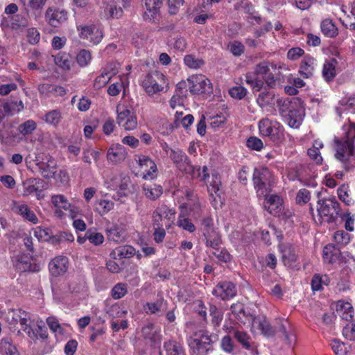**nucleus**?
Instances as JSON below:
<instances>
[{"instance_id":"nucleus-1","label":"nucleus","mask_w":355,"mask_h":355,"mask_svg":"<svg viewBox=\"0 0 355 355\" xmlns=\"http://www.w3.org/2000/svg\"><path fill=\"white\" fill-rule=\"evenodd\" d=\"M178 202L180 203V207L182 211L179 215L177 225L190 233H193L196 231V227L191 221L183 214V209L189 211L190 214L193 218H197L203 211L202 204L199 198L191 191H189L186 193V201L182 202L178 200Z\"/></svg>"},{"instance_id":"nucleus-2","label":"nucleus","mask_w":355,"mask_h":355,"mask_svg":"<svg viewBox=\"0 0 355 355\" xmlns=\"http://www.w3.org/2000/svg\"><path fill=\"white\" fill-rule=\"evenodd\" d=\"M276 69L277 66L272 63L263 62L257 64L253 73H248L245 76L247 84L251 86L254 92H259L263 85V80L272 87L275 85V80L270 71V67Z\"/></svg>"},{"instance_id":"nucleus-3","label":"nucleus","mask_w":355,"mask_h":355,"mask_svg":"<svg viewBox=\"0 0 355 355\" xmlns=\"http://www.w3.org/2000/svg\"><path fill=\"white\" fill-rule=\"evenodd\" d=\"M275 105L290 127L297 128L300 125L303 113L297 101H291L288 98H277Z\"/></svg>"},{"instance_id":"nucleus-4","label":"nucleus","mask_w":355,"mask_h":355,"mask_svg":"<svg viewBox=\"0 0 355 355\" xmlns=\"http://www.w3.org/2000/svg\"><path fill=\"white\" fill-rule=\"evenodd\" d=\"M343 130L345 132V137L342 141L336 140L335 157L346 164L352 156H355V146H352L355 138V122H351L349 119V124L343 126Z\"/></svg>"},{"instance_id":"nucleus-5","label":"nucleus","mask_w":355,"mask_h":355,"mask_svg":"<svg viewBox=\"0 0 355 355\" xmlns=\"http://www.w3.org/2000/svg\"><path fill=\"white\" fill-rule=\"evenodd\" d=\"M325 189L317 192L318 198L317 211L323 222L328 223L335 222L340 213V206L335 198H326Z\"/></svg>"},{"instance_id":"nucleus-6","label":"nucleus","mask_w":355,"mask_h":355,"mask_svg":"<svg viewBox=\"0 0 355 355\" xmlns=\"http://www.w3.org/2000/svg\"><path fill=\"white\" fill-rule=\"evenodd\" d=\"M258 128L261 137H266L274 143L278 144L284 139V128L275 120L263 118L259 121Z\"/></svg>"},{"instance_id":"nucleus-7","label":"nucleus","mask_w":355,"mask_h":355,"mask_svg":"<svg viewBox=\"0 0 355 355\" xmlns=\"http://www.w3.org/2000/svg\"><path fill=\"white\" fill-rule=\"evenodd\" d=\"M253 182L257 196H266L274 183V178L266 167L255 168L253 174Z\"/></svg>"},{"instance_id":"nucleus-8","label":"nucleus","mask_w":355,"mask_h":355,"mask_svg":"<svg viewBox=\"0 0 355 355\" xmlns=\"http://www.w3.org/2000/svg\"><path fill=\"white\" fill-rule=\"evenodd\" d=\"M201 229L206 239L207 245L214 249L221 243L220 236L218 227L215 225L214 218L209 215L203 216L201 220Z\"/></svg>"},{"instance_id":"nucleus-9","label":"nucleus","mask_w":355,"mask_h":355,"mask_svg":"<svg viewBox=\"0 0 355 355\" xmlns=\"http://www.w3.org/2000/svg\"><path fill=\"white\" fill-rule=\"evenodd\" d=\"M166 77L160 71H153L144 77L141 87L148 96H153L164 89Z\"/></svg>"},{"instance_id":"nucleus-10","label":"nucleus","mask_w":355,"mask_h":355,"mask_svg":"<svg viewBox=\"0 0 355 355\" xmlns=\"http://www.w3.org/2000/svg\"><path fill=\"white\" fill-rule=\"evenodd\" d=\"M116 121L125 130H133L137 126V117L134 110L127 105L119 104L116 107Z\"/></svg>"},{"instance_id":"nucleus-11","label":"nucleus","mask_w":355,"mask_h":355,"mask_svg":"<svg viewBox=\"0 0 355 355\" xmlns=\"http://www.w3.org/2000/svg\"><path fill=\"white\" fill-rule=\"evenodd\" d=\"M189 347L196 355H205L209 349L211 339L207 332L199 330L188 340Z\"/></svg>"},{"instance_id":"nucleus-12","label":"nucleus","mask_w":355,"mask_h":355,"mask_svg":"<svg viewBox=\"0 0 355 355\" xmlns=\"http://www.w3.org/2000/svg\"><path fill=\"white\" fill-rule=\"evenodd\" d=\"M138 167L136 175L145 180H153L157 177V164L150 157L139 155L137 159Z\"/></svg>"},{"instance_id":"nucleus-13","label":"nucleus","mask_w":355,"mask_h":355,"mask_svg":"<svg viewBox=\"0 0 355 355\" xmlns=\"http://www.w3.org/2000/svg\"><path fill=\"white\" fill-rule=\"evenodd\" d=\"M246 320L247 323L245 324L250 327L252 332L260 334L267 337L274 335V329L264 318L254 317L250 314Z\"/></svg>"},{"instance_id":"nucleus-14","label":"nucleus","mask_w":355,"mask_h":355,"mask_svg":"<svg viewBox=\"0 0 355 355\" xmlns=\"http://www.w3.org/2000/svg\"><path fill=\"white\" fill-rule=\"evenodd\" d=\"M79 37L93 44H98L103 37L101 28L96 25H80L77 26Z\"/></svg>"},{"instance_id":"nucleus-15","label":"nucleus","mask_w":355,"mask_h":355,"mask_svg":"<svg viewBox=\"0 0 355 355\" xmlns=\"http://www.w3.org/2000/svg\"><path fill=\"white\" fill-rule=\"evenodd\" d=\"M187 83L192 94H200L211 92V81L202 74L191 76L188 78Z\"/></svg>"},{"instance_id":"nucleus-16","label":"nucleus","mask_w":355,"mask_h":355,"mask_svg":"<svg viewBox=\"0 0 355 355\" xmlns=\"http://www.w3.org/2000/svg\"><path fill=\"white\" fill-rule=\"evenodd\" d=\"M36 164L42 176L50 179L55 175L57 169V161L51 155H45L42 158L36 157Z\"/></svg>"},{"instance_id":"nucleus-17","label":"nucleus","mask_w":355,"mask_h":355,"mask_svg":"<svg viewBox=\"0 0 355 355\" xmlns=\"http://www.w3.org/2000/svg\"><path fill=\"white\" fill-rule=\"evenodd\" d=\"M277 98L272 92H262L258 95L257 103L263 112L268 114L276 115L275 103Z\"/></svg>"},{"instance_id":"nucleus-18","label":"nucleus","mask_w":355,"mask_h":355,"mask_svg":"<svg viewBox=\"0 0 355 355\" xmlns=\"http://www.w3.org/2000/svg\"><path fill=\"white\" fill-rule=\"evenodd\" d=\"M119 67V63L112 62L103 68L101 74L98 76L94 80V88L99 89L105 86L106 84L111 80V78L118 73Z\"/></svg>"},{"instance_id":"nucleus-19","label":"nucleus","mask_w":355,"mask_h":355,"mask_svg":"<svg viewBox=\"0 0 355 355\" xmlns=\"http://www.w3.org/2000/svg\"><path fill=\"white\" fill-rule=\"evenodd\" d=\"M169 157L177 168L184 173L192 171V164L187 155L180 148H175L171 150Z\"/></svg>"},{"instance_id":"nucleus-20","label":"nucleus","mask_w":355,"mask_h":355,"mask_svg":"<svg viewBox=\"0 0 355 355\" xmlns=\"http://www.w3.org/2000/svg\"><path fill=\"white\" fill-rule=\"evenodd\" d=\"M6 318L10 324L19 323L21 329L24 331L28 329V324L31 320V314L21 309L9 310Z\"/></svg>"},{"instance_id":"nucleus-21","label":"nucleus","mask_w":355,"mask_h":355,"mask_svg":"<svg viewBox=\"0 0 355 355\" xmlns=\"http://www.w3.org/2000/svg\"><path fill=\"white\" fill-rule=\"evenodd\" d=\"M46 324L57 340H62L69 334V325L60 323L54 316L48 317Z\"/></svg>"},{"instance_id":"nucleus-22","label":"nucleus","mask_w":355,"mask_h":355,"mask_svg":"<svg viewBox=\"0 0 355 355\" xmlns=\"http://www.w3.org/2000/svg\"><path fill=\"white\" fill-rule=\"evenodd\" d=\"M28 336L34 339L44 340L48 337L47 329L44 322L37 318V320H31V322L28 324V329L25 331Z\"/></svg>"},{"instance_id":"nucleus-23","label":"nucleus","mask_w":355,"mask_h":355,"mask_svg":"<svg viewBox=\"0 0 355 355\" xmlns=\"http://www.w3.org/2000/svg\"><path fill=\"white\" fill-rule=\"evenodd\" d=\"M260 197L261 196H259ZM265 197L264 207L271 214L280 216L284 209L283 199L278 195L266 193Z\"/></svg>"},{"instance_id":"nucleus-24","label":"nucleus","mask_w":355,"mask_h":355,"mask_svg":"<svg viewBox=\"0 0 355 355\" xmlns=\"http://www.w3.org/2000/svg\"><path fill=\"white\" fill-rule=\"evenodd\" d=\"M67 12L64 10L49 8L45 12L46 22L53 27H58L67 21Z\"/></svg>"},{"instance_id":"nucleus-25","label":"nucleus","mask_w":355,"mask_h":355,"mask_svg":"<svg viewBox=\"0 0 355 355\" xmlns=\"http://www.w3.org/2000/svg\"><path fill=\"white\" fill-rule=\"evenodd\" d=\"M104 312L111 319V321L123 318L128 314V309L124 304L115 302H105Z\"/></svg>"},{"instance_id":"nucleus-26","label":"nucleus","mask_w":355,"mask_h":355,"mask_svg":"<svg viewBox=\"0 0 355 355\" xmlns=\"http://www.w3.org/2000/svg\"><path fill=\"white\" fill-rule=\"evenodd\" d=\"M51 202L55 209L54 214L58 218H62L64 216V211L70 209L71 203L62 194L53 195Z\"/></svg>"},{"instance_id":"nucleus-27","label":"nucleus","mask_w":355,"mask_h":355,"mask_svg":"<svg viewBox=\"0 0 355 355\" xmlns=\"http://www.w3.org/2000/svg\"><path fill=\"white\" fill-rule=\"evenodd\" d=\"M175 215V209L169 208L165 205H161L153 211V224L160 225L162 219H166L168 222L173 221Z\"/></svg>"},{"instance_id":"nucleus-28","label":"nucleus","mask_w":355,"mask_h":355,"mask_svg":"<svg viewBox=\"0 0 355 355\" xmlns=\"http://www.w3.org/2000/svg\"><path fill=\"white\" fill-rule=\"evenodd\" d=\"M212 293L222 300H227L235 296L236 291L235 286L232 282H223L214 288Z\"/></svg>"},{"instance_id":"nucleus-29","label":"nucleus","mask_w":355,"mask_h":355,"mask_svg":"<svg viewBox=\"0 0 355 355\" xmlns=\"http://www.w3.org/2000/svg\"><path fill=\"white\" fill-rule=\"evenodd\" d=\"M51 274L55 277L63 275L68 268V259L64 256H58L49 264Z\"/></svg>"},{"instance_id":"nucleus-30","label":"nucleus","mask_w":355,"mask_h":355,"mask_svg":"<svg viewBox=\"0 0 355 355\" xmlns=\"http://www.w3.org/2000/svg\"><path fill=\"white\" fill-rule=\"evenodd\" d=\"M112 183H107V188L112 190H119L121 195H127V192L129 191L130 185V179L128 176L120 175L115 176L112 180Z\"/></svg>"},{"instance_id":"nucleus-31","label":"nucleus","mask_w":355,"mask_h":355,"mask_svg":"<svg viewBox=\"0 0 355 355\" xmlns=\"http://www.w3.org/2000/svg\"><path fill=\"white\" fill-rule=\"evenodd\" d=\"M125 148L119 144H112L108 149L107 158L112 164H118L123 161L126 157Z\"/></svg>"},{"instance_id":"nucleus-32","label":"nucleus","mask_w":355,"mask_h":355,"mask_svg":"<svg viewBox=\"0 0 355 355\" xmlns=\"http://www.w3.org/2000/svg\"><path fill=\"white\" fill-rule=\"evenodd\" d=\"M13 211L21 216L24 220L29 221L33 224L38 223V218L34 211L26 204L15 202L12 208Z\"/></svg>"},{"instance_id":"nucleus-33","label":"nucleus","mask_w":355,"mask_h":355,"mask_svg":"<svg viewBox=\"0 0 355 355\" xmlns=\"http://www.w3.org/2000/svg\"><path fill=\"white\" fill-rule=\"evenodd\" d=\"M336 313L342 320L350 321L354 317V309L352 304L344 300H339L336 304Z\"/></svg>"},{"instance_id":"nucleus-34","label":"nucleus","mask_w":355,"mask_h":355,"mask_svg":"<svg viewBox=\"0 0 355 355\" xmlns=\"http://www.w3.org/2000/svg\"><path fill=\"white\" fill-rule=\"evenodd\" d=\"M144 3L146 8L144 15V19L149 21L155 19L159 14L162 0H144Z\"/></svg>"},{"instance_id":"nucleus-35","label":"nucleus","mask_w":355,"mask_h":355,"mask_svg":"<svg viewBox=\"0 0 355 355\" xmlns=\"http://www.w3.org/2000/svg\"><path fill=\"white\" fill-rule=\"evenodd\" d=\"M279 249L282 254V261L286 266H291L297 259L295 248L290 243H280Z\"/></svg>"},{"instance_id":"nucleus-36","label":"nucleus","mask_w":355,"mask_h":355,"mask_svg":"<svg viewBox=\"0 0 355 355\" xmlns=\"http://www.w3.org/2000/svg\"><path fill=\"white\" fill-rule=\"evenodd\" d=\"M143 191L144 196L149 200H155L159 198L163 193L162 187L156 184H147L143 185Z\"/></svg>"},{"instance_id":"nucleus-37","label":"nucleus","mask_w":355,"mask_h":355,"mask_svg":"<svg viewBox=\"0 0 355 355\" xmlns=\"http://www.w3.org/2000/svg\"><path fill=\"white\" fill-rule=\"evenodd\" d=\"M42 120L49 125L56 128L62 120V112L59 110H52L47 112Z\"/></svg>"},{"instance_id":"nucleus-38","label":"nucleus","mask_w":355,"mask_h":355,"mask_svg":"<svg viewBox=\"0 0 355 355\" xmlns=\"http://www.w3.org/2000/svg\"><path fill=\"white\" fill-rule=\"evenodd\" d=\"M337 61L335 59L326 60L323 65L322 76L327 81L332 80L336 75Z\"/></svg>"},{"instance_id":"nucleus-39","label":"nucleus","mask_w":355,"mask_h":355,"mask_svg":"<svg viewBox=\"0 0 355 355\" xmlns=\"http://www.w3.org/2000/svg\"><path fill=\"white\" fill-rule=\"evenodd\" d=\"M315 60L309 55H305L303 58L302 64L300 68V73L304 78H309L313 75L314 71Z\"/></svg>"},{"instance_id":"nucleus-40","label":"nucleus","mask_w":355,"mask_h":355,"mask_svg":"<svg viewBox=\"0 0 355 355\" xmlns=\"http://www.w3.org/2000/svg\"><path fill=\"white\" fill-rule=\"evenodd\" d=\"M69 292L77 296L78 299H84L87 295V288L85 282H72L69 284Z\"/></svg>"},{"instance_id":"nucleus-41","label":"nucleus","mask_w":355,"mask_h":355,"mask_svg":"<svg viewBox=\"0 0 355 355\" xmlns=\"http://www.w3.org/2000/svg\"><path fill=\"white\" fill-rule=\"evenodd\" d=\"M324 146L323 143L320 139H315L313 141L312 147L307 150V154L311 159L314 161L316 164H321L322 157L320 155V150Z\"/></svg>"},{"instance_id":"nucleus-42","label":"nucleus","mask_w":355,"mask_h":355,"mask_svg":"<svg viewBox=\"0 0 355 355\" xmlns=\"http://www.w3.org/2000/svg\"><path fill=\"white\" fill-rule=\"evenodd\" d=\"M119 81L112 83L107 89V94L110 96H115L118 95L122 89L128 85L127 75L123 73L119 76Z\"/></svg>"},{"instance_id":"nucleus-43","label":"nucleus","mask_w":355,"mask_h":355,"mask_svg":"<svg viewBox=\"0 0 355 355\" xmlns=\"http://www.w3.org/2000/svg\"><path fill=\"white\" fill-rule=\"evenodd\" d=\"M337 113L341 116L344 111L355 114V95L343 98L340 101V106L336 109Z\"/></svg>"},{"instance_id":"nucleus-44","label":"nucleus","mask_w":355,"mask_h":355,"mask_svg":"<svg viewBox=\"0 0 355 355\" xmlns=\"http://www.w3.org/2000/svg\"><path fill=\"white\" fill-rule=\"evenodd\" d=\"M0 354L1 355H20L16 346L8 338H3L1 340Z\"/></svg>"},{"instance_id":"nucleus-45","label":"nucleus","mask_w":355,"mask_h":355,"mask_svg":"<svg viewBox=\"0 0 355 355\" xmlns=\"http://www.w3.org/2000/svg\"><path fill=\"white\" fill-rule=\"evenodd\" d=\"M13 261L15 267L19 272L33 270L31 264V258L28 255H18Z\"/></svg>"},{"instance_id":"nucleus-46","label":"nucleus","mask_w":355,"mask_h":355,"mask_svg":"<svg viewBox=\"0 0 355 355\" xmlns=\"http://www.w3.org/2000/svg\"><path fill=\"white\" fill-rule=\"evenodd\" d=\"M27 24V19L26 17L17 15L14 17L4 18L1 22L3 27L10 26L12 28H16L20 26H25Z\"/></svg>"},{"instance_id":"nucleus-47","label":"nucleus","mask_w":355,"mask_h":355,"mask_svg":"<svg viewBox=\"0 0 355 355\" xmlns=\"http://www.w3.org/2000/svg\"><path fill=\"white\" fill-rule=\"evenodd\" d=\"M114 203L110 200L100 199L94 205V210L101 216L107 214L114 209Z\"/></svg>"},{"instance_id":"nucleus-48","label":"nucleus","mask_w":355,"mask_h":355,"mask_svg":"<svg viewBox=\"0 0 355 355\" xmlns=\"http://www.w3.org/2000/svg\"><path fill=\"white\" fill-rule=\"evenodd\" d=\"M135 254V249L130 245H123L116 248L111 253L112 259L130 257Z\"/></svg>"},{"instance_id":"nucleus-49","label":"nucleus","mask_w":355,"mask_h":355,"mask_svg":"<svg viewBox=\"0 0 355 355\" xmlns=\"http://www.w3.org/2000/svg\"><path fill=\"white\" fill-rule=\"evenodd\" d=\"M192 171L186 172L185 173L190 175L193 179H197L201 182H207V180L209 178V175L207 172V167L206 166L200 168L192 165Z\"/></svg>"},{"instance_id":"nucleus-50","label":"nucleus","mask_w":355,"mask_h":355,"mask_svg":"<svg viewBox=\"0 0 355 355\" xmlns=\"http://www.w3.org/2000/svg\"><path fill=\"white\" fill-rule=\"evenodd\" d=\"M320 28L323 34L328 37H334L338 35V28L329 19L322 21Z\"/></svg>"},{"instance_id":"nucleus-51","label":"nucleus","mask_w":355,"mask_h":355,"mask_svg":"<svg viewBox=\"0 0 355 355\" xmlns=\"http://www.w3.org/2000/svg\"><path fill=\"white\" fill-rule=\"evenodd\" d=\"M232 314L243 324L247 323V318L250 313H247L244 310V306L241 303H236L231 306Z\"/></svg>"},{"instance_id":"nucleus-52","label":"nucleus","mask_w":355,"mask_h":355,"mask_svg":"<svg viewBox=\"0 0 355 355\" xmlns=\"http://www.w3.org/2000/svg\"><path fill=\"white\" fill-rule=\"evenodd\" d=\"M87 238L89 243L95 246L102 245L105 241L103 234L92 228L87 230Z\"/></svg>"},{"instance_id":"nucleus-53","label":"nucleus","mask_w":355,"mask_h":355,"mask_svg":"<svg viewBox=\"0 0 355 355\" xmlns=\"http://www.w3.org/2000/svg\"><path fill=\"white\" fill-rule=\"evenodd\" d=\"M3 112L8 115H13L24 109L21 101L6 102L2 105Z\"/></svg>"},{"instance_id":"nucleus-54","label":"nucleus","mask_w":355,"mask_h":355,"mask_svg":"<svg viewBox=\"0 0 355 355\" xmlns=\"http://www.w3.org/2000/svg\"><path fill=\"white\" fill-rule=\"evenodd\" d=\"M164 349L167 355H184L180 343L175 340H168L164 343Z\"/></svg>"},{"instance_id":"nucleus-55","label":"nucleus","mask_w":355,"mask_h":355,"mask_svg":"<svg viewBox=\"0 0 355 355\" xmlns=\"http://www.w3.org/2000/svg\"><path fill=\"white\" fill-rule=\"evenodd\" d=\"M220 177L217 173H211V182L207 185V190L209 194L213 196L216 194L217 196H220L218 193L220 187Z\"/></svg>"},{"instance_id":"nucleus-56","label":"nucleus","mask_w":355,"mask_h":355,"mask_svg":"<svg viewBox=\"0 0 355 355\" xmlns=\"http://www.w3.org/2000/svg\"><path fill=\"white\" fill-rule=\"evenodd\" d=\"M54 62L56 65L63 69H69L71 66L69 55L66 53L60 52L55 55Z\"/></svg>"},{"instance_id":"nucleus-57","label":"nucleus","mask_w":355,"mask_h":355,"mask_svg":"<svg viewBox=\"0 0 355 355\" xmlns=\"http://www.w3.org/2000/svg\"><path fill=\"white\" fill-rule=\"evenodd\" d=\"M33 234L40 241H48L51 238L52 232L49 228L39 226L33 229Z\"/></svg>"},{"instance_id":"nucleus-58","label":"nucleus","mask_w":355,"mask_h":355,"mask_svg":"<svg viewBox=\"0 0 355 355\" xmlns=\"http://www.w3.org/2000/svg\"><path fill=\"white\" fill-rule=\"evenodd\" d=\"M92 60V54L89 50L82 49L76 55V61L81 67H87Z\"/></svg>"},{"instance_id":"nucleus-59","label":"nucleus","mask_w":355,"mask_h":355,"mask_svg":"<svg viewBox=\"0 0 355 355\" xmlns=\"http://www.w3.org/2000/svg\"><path fill=\"white\" fill-rule=\"evenodd\" d=\"M163 302L162 298L157 299L155 302H147L144 306V310L148 314H155L162 309Z\"/></svg>"},{"instance_id":"nucleus-60","label":"nucleus","mask_w":355,"mask_h":355,"mask_svg":"<svg viewBox=\"0 0 355 355\" xmlns=\"http://www.w3.org/2000/svg\"><path fill=\"white\" fill-rule=\"evenodd\" d=\"M339 199L347 205L353 204L354 201L349 194V187L346 184L340 186L337 191Z\"/></svg>"},{"instance_id":"nucleus-61","label":"nucleus","mask_w":355,"mask_h":355,"mask_svg":"<svg viewBox=\"0 0 355 355\" xmlns=\"http://www.w3.org/2000/svg\"><path fill=\"white\" fill-rule=\"evenodd\" d=\"M128 292L127 285L123 283L116 284L111 291V295L115 300L124 297Z\"/></svg>"},{"instance_id":"nucleus-62","label":"nucleus","mask_w":355,"mask_h":355,"mask_svg":"<svg viewBox=\"0 0 355 355\" xmlns=\"http://www.w3.org/2000/svg\"><path fill=\"white\" fill-rule=\"evenodd\" d=\"M334 239L337 245H346L350 241V235L344 230H338L334 233Z\"/></svg>"},{"instance_id":"nucleus-63","label":"nucleus","mask_w":355,"mask_h":355,"mask_svg":"<svg viewBox=\"0 0 355 355\" xmlns=\"http://www.w3.org/2000/svg\"><path fill=\"white\" fill-rule=\"evenodd\" d=\"M184 64L191 69H197L204 64V61L193 55H187L184 58Z\"/></svg>"},{"instance_id":"nucleus-64","label":"nucleus","mask_w":355,"mask_h":355,"mask_svg":"<svg viewBox=\"0 0 355 355\" xmlns=\"http://www.w3.org/2000/svg\"><path fill=\"white\" fill-rule=\"evenodd\" d=\"M37 128V123L33 120H28L19 126V131L23 135L32 134Z\"/></svg>"}]
</instances>
